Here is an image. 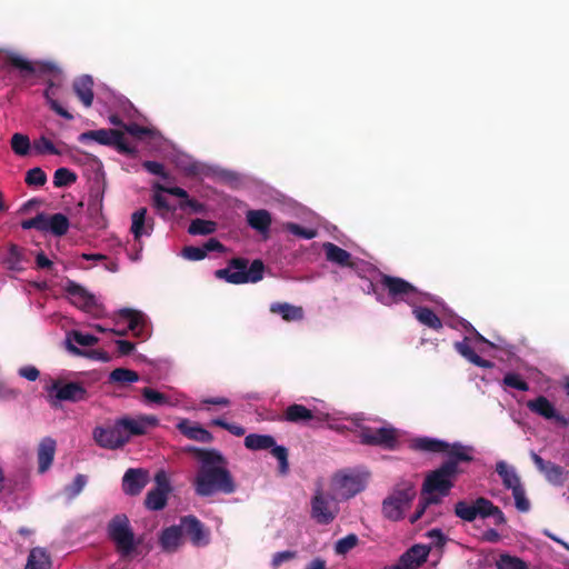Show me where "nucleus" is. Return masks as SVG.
Instances as JSON below:
<instances>
[{
  "mask_svg": "<svg viewBox=\"0 0 569 569\" xmlns=\"http://www.w3.org/2000/svg\"><path fill=\"white\" fill-rule=\"evenodd\" d=\"M216 231V222L210 220H203V219H194L191 221V223L188 227V232L190 234L197 236V234H210Z\"/></svg>",
  "mask_w": 569,
  "mask_h": 569,
  "instance_id": "37998d69",
  "label": "nucleus"
},
{
  "mask_svg": "<svg viewBox=\"0 0 569 569\" xmlns=\"http://www.w3.org/2000/svg\"><path fill=\"white\" fill-rule=\"evenodd\" d=\"M359 543V538L356 533H349L339 539L335 543V552L337 555H346Z\"/></svg>",
  "mask_w": 569,
  "mask_h": 569,
  "instance_id": "8fccbe9b",
  "label": "nucleus"
},
{
  "mask_svg": "<svg viewBox=\"0 0 569 569\" xmlns=\"http://www.w3.org/2000/svg\"><path fill=\"white\" fill-rule=\"evenodd\" d=\"M3 61L7 64L18 69L23 76L31 74H49L59 76L61 73L60 68L51 61H29L14 52H7L3 57Z\"/></svg>",
  "mask_w": 569,
  "mask_h": 569,
  "instance_id": "1a4fd4ad",
  "label": "nucleus"
},
{
  "mask_svg": "<svg viewBox=\"0 0 569 569\" xmlns=\"http://www.w3.org/2000/svg\"><path fill=\"white\" fill-rule=\"evenodd\" d=\"M72 89L78 99L82 102L86 108L92 106L94 93H93V80L90 76L83 74L74 79Z\"/></svg>",
  "mask_w": 569,
  "mask_h": 569,
  "instance_id": "7c9ffc66",
  "label": "nucleus"
},
{
  "mask_svg": "<svg viewBox=\"0 0 569 569\" xmlns=\"http://www.w3.org/2000/svg\"><path fill=\"white\" fill-rule=\"evenodd\" d=\"M56 440L46 437L43 438L38 447V470L40 473L46 472L52 465L54 453H56Z\"/></svg>",
  "mask_w": 569,
  "mask_h": 569,
  "instance_id": "2f4dec72",
  "label": "nucleus"
},
{
  "mask_svg": "<svg viewBox=\"0 0 569 569\" xmlns=\"http://www.w3.org/2000/svg\"><path fill=\"white\" fill-rule=\"evenodd\" d=\"M142 167H143L148 172H150L151 174L160 176V177H164V176H166L164 167H163V164H162V163H160V162L147 160V161H144V162L142 163Z\"/></svg>",
  "mask_w": 569,
  "mask_h": 569,
  "instance_id": "338daca9",
  "label": "nucleus"
},
{
  "mask_svg": "<svg viewBox=\"0 0 569 569\" xmlns=\"http://www.w3.org/2000/svg\"><path fill=\"white\" fill-rule=\"evenodd\" d=\"M416 495L413 482L408 480L398 482L382 501V516L390 521L403 519L405 512L410 508Z\"/></svg>",
  "mask_w": 569,
  "mask_h": 569,
  "instance_id": "20e7f679",
  "label": "nucleus"
},
{
  "mask_svg": "<svg viewBox=\"0 0 569 569\" xmlns=\"http://www.w3.org/2000/svg\"><path fill=\"white\" fill-rule=\"evenodd\" d=\"M536 468L545 476V479L555 487H561L569 478V471L562 466L542 459L538 453H530Z\"/></svg>",
  "mask_w": 569,
  "mask_h": 569,
  "instance_id": "dca6fc26",
  "label": "nucleus"
},
{
  "mask_svg": "<svg viewBox=\"0 0 569 569\" xmlns=\"http://www.w3.org/2000/svg\"><path fill=\"white\" fill-rule=\"evenodd\" d=\"M270 311L280 315L284 321H299L302 320L305 316L301 307L292 306L288 302L272 303Z\"/></svg>",
  "mask_w": 569,
  "mask_h": 569,
  "instance_id": "e433bc0d",
  "label": "nucleus"
},
{
  "mask_svg": "<svg viewBox=\"0 0 569 569\" xmlns=\"http://www.w3.org/2000/svg\"><path fill=\"white\" fill-rule=\"evenodd\" d=\"M64 290L76 307L84 311H93L98 307L96 297L79 283L68 280Z\"/></svg>",
  "mask_w": 569,
  "mask_h": 569,
  "instance_id": "6ab92c4d",
  "label": "nucleus"
},
{
  "mask_svg": "<svg viewBox=\"0 0 569 569\" xmlns=\"http://www.w3.org/2000/svg\"><path fill=\"white\" fill-rule=\"evenodd\" d=\"M153 207L162 212H169L172 210L168 199L160 192H156L152 197Z\"/></svg>",
  "mask_w": 569,
  "mask_h": 569,
  "instance_id": "69168bd1",
  "label": "nucleus"
},
{
  "mask_svg": "<svg viewBox=\"0 0 569 569\" xmlns=\"http://www.w3.org/2000/svg\"><path fill=\"white\" fill-rule=\"evenodd\" d=\"M107 533L123 559L132 557L140 545V540L136 539L129 518L124 513H118L110 519L107 525Z\"/></svg>",
  "mask_w": 569,
  "mask_h": 569,
  "instance_id": "39448f33",
  "label": "nucleus"
},
{
  "mask_svg": "<svg viewBox=\"0 0 569 569\" xmlns=\"http://www.w3.org/2000/svg\"><path fill=\"white\" fill-rule=\"evenodd\" d=\"M463 446L461 442L449 443L445 440L419 437L411 441V448L416 451L431 452V453H446L447 459H451L453 447Z\"/></svg>",
  "mask_w": 569,
  "mask_h": 569,
  "instance_id": "a211bd4d",
  "label": "nucleus"
},
{
  "mask_svg": "<svg viewBox=\"0 0 569 569\" xmlns=\"http://www.w3.org/2000/svg\"><path fill=\"white\" fill-rule=\"evenodd\" d=\"M12 151L20 156H27L30 151V139L23 133H14L11 138Z\"/></svg>",
  "mask_w": 569,
  "mask_h": 569,
  "instance_id": "a18cd8bd",
  "label": "nucleus"
},
{
  "mask_svg": "<svg viewBox=\"0 0 569 569\" xmlns=\"http://www.w3.org/2000/svg\"><path fill=\"white\" fill-rule=\"evenodd\" d=\"M118 316L128 322V329L132 331L136 337L146 338V320L140 311L123 308L118 311Z\"/></svg>",
  "mask_w": 569,
  "mask_h": 569,
  "instance_id": "c756f323",
  "label": "nucleus"
},
{
  "mask_svg": "<svg viewBox=\"0 0 569 569\" xmlns=\"http://www.w3.org/2000/svg\"><path fill=\"white\" fill-rule=\"evenodd\" d=\"M263 273L262 260L256 259L249 266V260L241 257L232 258L226 268L214 271L216 278L232 284L256 283L262 280Z\"/></svg>",
  "mask_w": 569,
  "mask_h": 569,
  "instance_id": "7ed1b4c3",
  "label": "nucleus"
},
{
  "mask_svg": "<svg viewBox=\"0 0 569 569\" xmlns=\"http://www.w3.org/2000/svg\"><path fill=\"white\" fill-rule=\"evenodd\" d=\"M72 341L76 342L79 346H82V347H91V346H93V345H96L98 342V338L92 336V335H89V333H83V332H80V331H72L68 336L67 348H68V350L70 352H72L74 355H81L80 349H78L72 343Z\"/></svg>",
  "mask_w": 569,
  "mask_h": 569,
  "instance_id": "ea45409f",
  "label": "nucleus"
},
{
  "mask_svg": "<svg viewBox=\"0 0 569 569\" xmlns=\"http://www.w3.org/2000/svg\"><path fill=\"white\" fill-rule=\"evenodd\" d=\"M154 228V219L148 216V210L144 207L131 213L130 232L134 240H140L142 237L151 236Z\"/></svg>",
  "mask_w": 569,
  "mask_h": 569,
  "instance_id": "412c9836",
  "label": "nucleus"
},
{
  "mask_svg": "<svg viewBox=\"0 0 569 569\" xmlns=\"http://www.w3.org/2000/svg\"><path fill=\"white\" fill-rule=\"evenodd\" d=\"M502 385L508 388H513L520 391H528L529 385L521 378L519 373L508 372L502 380Z\"/></svg>",
  "mask_w": 569,
  "mask_h": 569,
  "instance_id": "603ef678",
  "label": "nucleus"
},
{
  "mask_svg": "<svg viewBox=\"0 0 569 569\" xmlns=\"http://www.w3.org/2000/svg\"><path fill=\"white\" fill-rule=\"evenodd\" d=\"M430 549L423 545H415L403 552L397 565L403 569H417L427 561Z\"/></svg>",
  "mask_w": 569,
  "mask_h": 569,
  "instance_id": "b1692460",
  "label": "nucleus"
},
{
  "mask_svg": "<svg viewBox=\"0 0 569 569\" xmlns=\"http://www.w3.org/2000/svg\"><path fill=\"white\" fill-rule=\"evenodd\" d=\"M34 149L39 153L60 154V151L54 147L52 141L44 136L34 141Z\"/></svg>",
  "mask_w": 569,
  "mask_h": 569,
  "instance_id": "680f3d73",
  "label": "nucleus"
},
{
  "mask_svg": "<svg viewBox=\"0 0 569 569\" xmlns=\"http://www.w3.org/2000/svg\"><path fill=\"white\" fill-rule=\"evenodd\" d=\"M492 517L496 526H502L507 522L505 513L502 510L493 505L491 500H488L486 518Z\"/></svg>",
  "mask_w": 569,
  "mask_h": 569,
  "instance_id": "e2e57ef3",
  "label": "nucleus"
},
{
  "mask_svg": "<svg viewBox=\"0 0 569 569\" xmlns=\"http://www.w3.org/2000/svg\"><path fill=\"white\" fill-rule=\"evenodd\" d=\"M224 246L216 238H210L207 242L203 243L201 247H194V246H186L183 247L181 254L184 259L191 260V261H198L202 260L208 252L211 251H224Z\"/></svg>",
  "mask_w": 569,
  "mask_h": 569,
  "instance_id": "393cba45",
  "label": "nucleus"
},
{
  "mask_svg": "<svg viewBox=\"0 0 569 569\" xmlns=\"http://www.w3.org/2000/svg\"><path fill=\"white\" fill-rule=\"evenodd\" d=\"M323 251L326 254V259L329 262L336 263L340 267H348V268H355L356 263L352 259V256L349 251L342 249L341 247L332 243V242H325Z\"/></svg>",
  "mask_w": 569,
  "mask_h": 569,
  "instance_id": "c85d7f7f",
  "label": "nucleus"
},
{
  "mask_svg": "<svg viewBox=\"0 0 569 569\" xmlns=\"http://www.w3.org/2000/svg\"><path fill=\"white\" fill-rule=\"evenodd\" d=\"M412 313L420 323L430 329L440 330L442 328L441 319L429 307H416Z\"/></svg>",
  "mask_w": 569,
  "mask_h": 569,
  "instance_id": "4c0bfd02",
  "label": "nucleus"
},
{
  "mask_svg": "<svg viewBox=\"0 0 569 569\" xmlns=\"http://www.w3.org/2000/svg\"><path fill=\"white\" fill-rule=\"evenodd\" d=\"M182 536L180 523L167 527L159 536V545L164 552H176L182 545Z\"/></svg>",
  "mask_w": 569,
  "mask_h": 569,
  "instance_id": "a878e982",
  "label": "nucleus"
},
{
  "mask_svg": "<svg viewBox=\"0 0 569 569\" xmlns=\"http://www.w3.org/2000/svg\"><path fill=\"white\" fill-rule=\"evenodd\" d=\"M271 455L279 462V473L284 476L289 472V461H288V449L284 446L273 445L271 448Z\"/></svg>",
  "mask_w": 569,
  "mask_h": 569,
  "instance_id": "c03bdc74",
  "label": "nucleus"
},
{
  "mask_svg": "<svg viewBox=\"0 0 569 569\" xmlns=\"http://www.w3.org/2000/svg\"><path fill=\"white\" fill-rule=\"evenodd\" d=\"M190 451L201 462L193 481L198 496L210 497L217 492L230 495L236 491V482L227 469V460L220 451L200 448H191Z\"/></svg>",
  "mask_w": 569,
  "mask_h": 569,
  "instance_id": "f257e3e1",
  "label": "nucleus"
},
{
  "mask_svg": "<svg viewBox=\"0 0 569 569\" xmlns=\"http://www.w3.org/2000/svg\"><path fill=\"white\" fill-rule=\"evenodd\" d=\"M496 472L502 480V485L510 490H513L516 487H520L521 479L516 472L513 467H509L505 461H498L496 465Z\"/></svg>",
  "mask_w": 569,
  "mask_h": 569,
  "instance_id": "c9c22d12",
  "label": "nucleus"
},
{
  "mask_svg": "<svg viewBox=\"0 0 569 569\" xmlns=\"http://www.w3.org/2000/svg\"><path fill=\"white\" fill-rule=\"evenodd\" d=\"M141 395L148 403H156L158 406L171 403L168 396L149 387L143 388Z\"/></svg>",
  "mask_w": 569,
  "mask_h": 569,
  "instance_id": "3c124183",
  "label": "nucleus"
},
{
  "mask_svg": "<svg viewBox=\"0 0 569 569\" xmlns=\"http://www.w3.org/2000/svg\"><path fill=\"white\" fill-rule=\"evenodd\" d=\"M338 513V508L332 498L327 497L319 489L311 499V517L319 525L331 523Z\"/></svg>",
  "mask_w": 569,
  "mask_h": 569,
  "instance_id": "f8f14e48",
  "label": "nucleus"
},
{
  "mask_svg": "<svg viewBox=\"0 0 569 569\" xmlns=\"http://www.w3.org/2000/svg\"><path fill=\"white\" fill-rule=\"evenodd\" d=\"M77 174L68 168H59L53 176V184L57 188L67 187L77 181Z\"/></svg>",
  "mask_w": 569,
  "mask_h": 569,
  "instance_id": "49530a36",
  "label": "nucleus"
},
{
  "mask_svg": "<svg viewBox=\"0 0 569 569\" xmlns=\"http://www.w3.org/2000/svg\"><path fill=\"white\" fill-rule=\"evenodd\" d=\"M276 440L270 435L250 433L244 438V446L250 450L271 449Z\"/></svg>",
  "mask_w": 569,
  "mask_h": 569,
  "instance_id": "a19ab883",
  "label": "nucleus"
},
{
  "mask_svg": "<svg viewBox=\"0 0 569 569\" xmlns=\"http://www.w3.org/2000/svg\"><path fill=\"white\" fill-rule=\"evenodd\" d=\"M473 447L457 446L453 447L451 459H446L437 469L427 473L421 489V495L438 493L447 497L455 486V481L461 472L459 463L471 462L473 460Z\"/></svg>",
  "mask_w": 569,
  "mask_h": 569,
  "instance_id": "f03ea898",
  "label": "nucleus"
},
{
  "mask_svg": "<svg viewBox=\"0 0 569 569\" xmlns=\"http://www.w3.org/2000/svg\"><path fill=\"white\" fill-rule=\"evenodd\" d=\"M527 408L545 419L563 420V418L557 413L555 406L545 396H539L533 400L527 401Z\"/></svg>",
  "mask_w": 569,
  "mask_h": 569,
  "instance_id": "473e14b6",
  "label": "nucleus"
},
{
  "mask_svg": "<svg viewBox=\"0 0 569 569\" xmlns=\"http://www.w3.org/2000/svg\"><path fill=\"white\" fill-rule=\"evenodd\" d=\"M51 558L46 549L36 547L30 550L26 569H50Z\"/></svg>",
  "mask_w": 569,
  "mask_h": 569,
  "instance_id": "58836bf2",
  "label": "nucleus"
},
{
  "mask_svg": "<svg viewBox=\"0 0 569 569\" xmlns=\"http://www.w3.org/2000/svg\"><path fill=\"white\" fill-rule=\"evenodd\" d=\"M336 483L346 498L356 496L366 487L363 479L360 476L352 473L338 475L336 477Z\"/></svg>",
  "mask_w": 569,
  "mask_h": 569,
  "instance_id": "cd10ccee",
  "label": "nucleus"
},
{
  "mask_svg": "<svg viewBox=\"0 0 569 569\" xmlns=\"http://www.w3.org/2000/svg\"><path fill=\"white\" fill-rule=\"evenodd\" d=\"M287 230L290 233L307 240L313 239L317 236V231L315 229L305 228L293 222L287 224Z\"/></svg>",
  "mask_w": 569,
  "mask_h": 569,
  "instance_id": "4d7b16f0",
  "label": "nucleus"
},
{
  "mask_svg": "<svg viewBox=\"0 0 569 569\" xmlns=\"http://www.w3.org/2000/svg\"><path fill=\"white\" fill-rule=\"evenodd\" d=\"M46 220V230L44 232H50L56 237L64 236L70 227L69 219L63 213H54L51 216L44 214Z\"/></svg>",
  "mask_w": 569,
  "mask_h": 569,
  "instance_id": "72a5a7b5",
  "label": "nucleus"
},
{
  "mask_svg": "<svg viewBox=\"0 0 569 569\" xmlns=\"http://www.w3.org/2000/svg\"><path fill=\"white\" fill-rule=\"evenodd\" d=\"M78 140L81 143L94 141L102 146L113 147L122 154L136 157L137 149L131 147L124 139V133L117 129H98L80 133Z\"/></svg>",
  "mask_w": 569,
  "mask_h": 569,
  "instance_id": "423d86ee",
  "label": "nucleus"
},
{
  "mask_svg": "<svg viewBox=\"0 0 569 569\" xmlns=\"http://www.w3.org/2000/svg\"><path fill=\"white\" fill-rule=\"evenodd\" d=\"M177 429L188 439L210 443L213 440V436L199 423L191 422L188 419H182L178 422Z\"/></svg>",
  "mask_w": 569,
  "mask_h": 569,
  "instance_id": "bb28decb",
  "label": "nucleus"
},
{
  "mask_svg": "<svg viewBox=\"0 0 569 569\" xmlns=\"http://www.w3.org/2000/svg\"><path fill=\"white\" fill-rule=\"evenodd\" d=\"M92 435L97 445L104 449L114 450L128 442V435L121 431L117 421L110 427H96Z\"/></svg>",
  "mask_w": 569,
  "mask_h": 569,
  "instance_id": "ddd939ff",
  "label": "nucleus"
},
{
  "mask_svg": "<svg viewBox=\"0 0 569 569\" xmlns=\"http://www.w3.org/2000/svg\"><path fill=\"white\" fill-rule=\"evenodd\" d=\"M87 485V477L84 475H77L72 481V483H70L67 488H66V492L68 495L69 498H74L77 497L84 488V486Z\"/></svg>",
  "mask_w": 569,
  "mask_h": 569,
  "instance_id": "13d9d810",
  "label": "nucleus"
},
{
  "mask_svg": "<svg viewBox=\"0 0 569 569\" xmlns=\"http://www.w3.org/2000/svg\"><path fill=\"white\" fill-rule=\"evenodd\" d=\"M148 482V470L142 468H129L122 477V490L128 496H138Z\"/></svg>",
  "mask_w": 569,
  "mask_h": 569,
  "instance_id": "aec40b11",
  "label": "nucleus"
},
{
  "mask_svg": "<svg viewBox=\"0 0 569 569\" xmlns=\"http://www.w3.org/2000/svg\"><path fill=\"white\" fill-rule=\"evenodd\" d=\"M279 420L296 425L322 423L329 420V415L312 411L303 405L292 403L284 409Z\"/></svg>",
  "mask_w": 569,
  "mask_h": 569,
  "instance_id": "9b49d317",
  "label": "nucleus"
},
{
  "mask_svg": "<svg viewBox=\"0 0 569 569\" xmlns=\"http://www.w3.org/2000/svg\"><path fill=\"white\" fill-rule=\"evenodd\" d=\"M47 390L58 401L81 402L87 401L90 397L84 385L77 381L62 383L60 380H53Z\"/></svg>",
  "mask_w": 569,
  "mask_h": 569,
  "instance_id": "9d476101",
  "label": "nucleus"
},
{
  "mask_svg": "<svg viewBox=\"0 0 569 569\" xmlns=\"http://www.w3.org/2000/svg\"><path fill=\"white\" fill-rule=\"evenodd\" d=\"M53 89L50 88H47L43 92V97L47 100V103L49 104L50 109L53 110L60 117L67 120H72L73 116L53 98Z\"/></svg>",
  "mask_w": 569,
  "mask_h": 569,
  "instance_id": "09e8293b",
  "label": "nucleus"
},
{
  "mask_svg": "<svg viewBox=\"0 0 569 569\" xmlns=\"http://www.w3.org/2000/svg\"><path fill=\"white\" fill-rule=\"evenodd\" d=\"M123 130L132 137L144 138L152 134V130L136 122L123 124Z\"/></svg>",
  "mask_w": 569,
  "mask_h": 569,
  "instance_id": "052dcab7",
  "label": "nucleus"
},
{
  "mask_svg": "<svg viewBox=\"0 0 569 569\" xmlns=\"http://www.w3.org/2000/svg\"><path fill=\"white\" fill-rule=\"evenodd\" d=\"M143 250V242L142 240H134L131 244L130 251H128V256L131 261H139L141 259V252Z\"/></svg>",
  "mask_w": 569,
  "mask_h": 569,
  "instance_id": "774afa93",
  "label": "nucleus"
},
{
  "mask_svg": "<svg viewBox=\"0 0 569 569\" xmlns=\"http://www.w3.org/2000/svg\"><path fill=\"white\" fill-rule=\"evenodd\" d=\"M379 284L381 289L387 291L391 303L406 302L413 305L415 298L419 293V290L412 283L400 277L386 273L380 274Z\"/></svg>",
  "mask_w": 569,
  "mask_h": 569,
  "instance_id": "0eeeda50",
  "label": "nucleus"
},
{
  "mask_svg": "<svg viewBox=\"0 0 569 569\" xmlns=\"http://www.w3.org/2000/svg\"><path fill=\"white\" fill-rule=\"evenodd\" d=\"M497 569H528V566L520 558L506 553L497 560Z\"/></svg>",
  "mask_w": 569,
  "mask_h": 569,
  "instance_id": "de8ad7c7",
  "label": "nucleus"
},
{
  "mask_svg": "<svg viewBox=\"0 0 569 569\" xmlns=\"http://www.w3.org/2000/svg\"><path fill=\"white\" fill-rule=\"evenodd\" d=\"M247 221L252 229L264 233L271 226V214L264 209L249 210L247 212Z\"/></svg>",
  "mask_w": 569,
  "mask_h": 569,
  "instance_id": "f704fd0d",
  "label": "nucleus"
},
{
  "mask_svg": "<svg viewBox=\"0 0 569 569\" xmlns=\"http://www.w3.org/2000/svg\"><path fill=\"white\" fill-rule=\"evenodd\" d=\"M293 558H296L295 551L284 550V551L276 552L272 557L271 565L273 568H278L283 562L292 560Z\"/></svg>",
  "mask_w": 569,
  "mask_h": 569,
  "instance_id": "0e129e2a",
  "label": "nucleus"
},
{
  "mask_svg": "<svg viewBox=\"0 0 569 569\" xmlns=\"http://www.w3.org/2000/svg\"><path fill=\"white\" fill-rule=\"evenodd\" d=\"M182 532L196 547H204L210 542V530L196 516L180 518Z\"/></svg>",
  "mask_w": 569,
  "mask_h": 569,
  "instance_id": "2eb2a0df",
  "label": "nucleus"
},
{
  "mask_svg": "<svg viewBox=\"0 0 569 569\" xmlns=\"http://www.w3.org/2000/svg\"><path fill=\"white\" fill-rule=\"evenodd\" d=\"M512 491V497L515 499L516 508L520 512H528L530 510V501L526 497V490L523 486L516 487Z\"/></svg>",
  "mask_w": 569,
  "mask_h": 569,
  "instance_id": "5fc2aeb1",
  "label": "nucleus"
},
{
  "mask_svg": "<svg viewBox=\"0 0 569 569\" xmlns=\"http://www.w3.org/2000/svg\"><path fill=\"white\" fill-rule=\"evenodd\" d=\"M122 432L128 435V441L132 436H142L147 432L149 426H156L158 419L153 416H144L139 418L123 417L117 420Z\"/></svg>",
  "mask_w": 569,
  "mask_h": 569,
  "instance_id": "4be33fe9",
  "label": "nucleus"
},
{
  "mask_svg": "<svg viewBox=\"0 0 569 569\" xmlns=\"http://www.w3.org/2000/svg\"><path fill=\"white\" fill-rule=\"evenodd\" d=\"M358 437L362 445L376 446L386 450H395L399 446L398 430L391 426L381 428L361 427Z\"/></svg>",
  "mask_w": 569,
  "mask_h": 569,
  "instance_id": "6e6552de",
  "label": "nucleus"
},
{
  "mask_svg": "<svg viewBox=\"0 0 569 569\" xmlns=\"http://www.w3.org/2000/svg\"><path fill=\"white\" fill-rule=\"evenodd\" d=\"M139 380V375L127 368H117L110 372L109 381L117 383H132Z\"/></svg>",
  "mask_w": 569,
  "mask_h": 569,
  "instance_id": "79ce46f5",
  "label": "nucleus"
},
{
  "mask_svg": "<svg viewBox=\"0 0 569 569\" xmlns=\"http://www.w3.org/2000/svg\"><path fill=\"white\" fill-rule=\"evenodd\" d=\"M24 181L28 186L41 187L47 182V174L39 167L32 168L27 171Z\"/></svg>",
  "mask_w": 569,
  "mask_h": 569,
  "instance_id": "864d4df0",
  "label": "nucleus"
},
{
  "mask_svg": "<svg viewBox=\"0 0 569 569\" xmlns=\"http://www.w3.org/2000/svg\"><path fill=\"white\" fill-rule=\"evenodd\" d=\"M26 260V249L16 243H10L4 251H0V263L10 271H22Z\"/></svg>",
  "mask_w": 569,
  "mask_h": 569,
  "instance_id": "5701e85b",
  "label": "nucleus"
},
{
  "mask_svg": "<svg viewBox=\"0 0 569 569\" xmlns=\"http://www.w3.org/2000/svg\"><path fill=\"white\" fill-rule=\"evenodd\" d=\"M21 228L23 230H30L36 229L38 231L44 232L46 230V220H44V213H38L36 217L23 220L21 222Z\"/></svg>",
  "mask_w": 569,
  "mask_h": 569,
  "instance_id": "bf43d9fd",
  "label": "nucleus"
},
{
  "mask_svg": "<svg viewBox=\"0 0 569 569\" xmlns=\"http://www.w3.org/2000/svg\"><path fill=\"white\" fill-rule=\"evenodd\" d=\"M488 500L485 497H478L472 501L459 500L453 508L455 516L467 522H472L477 518L486 519Z\"/></svg>",
  "mask_w": 569,
  "mask_h": 569,
  "instance_id": "f3484780",
  "label": "nucleus"
},
{
  "mask_svg": "<svg viewBox=\"0 0 569 569\" xmlns=\"http://www.w3.org/2000/svg\"><path fill=\"white\" fill-rule=\"evenodd\" d=\"M157 487L151 489L144 499V506L149 510H162L167 506L168 493L170 492V482L163 470H160L154 476Z\"/></svg>",
  "mask_w": 569,
  "mask_h": 569,
  "instance_id": "4468645a",
  "label": "nucleus"
},
{
  "mask_svg": "<svg viewBox=\"0 0 569 569\" xmlns=\"http://www.w3.org/2000/svg\"><path fill=\"white\" fill-rule=\"evenodd\" d=\"M453 347L459 355H461L465 359H467L471 363L473 362L475 357L478 356L475 352V350L471 348L468 337H465L462 341H456Z\"/></svg>",
  "mask_w": 569,
  "mask_h": 569,
  "instance_id": "6e6d98bb",
  "label": "nucleus"
}]
</instances>
